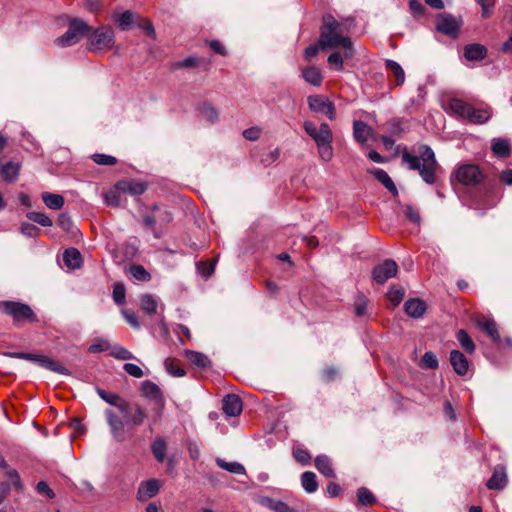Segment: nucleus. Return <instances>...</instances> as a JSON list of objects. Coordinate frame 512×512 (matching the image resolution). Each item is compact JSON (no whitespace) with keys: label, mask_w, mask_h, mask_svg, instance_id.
Listing matches in <instances>:
<instances>
[{"label":"nucleus","mask_w":512,"mask_h":512,"mask_svg":"<svg viewBox=\"0 0 512 512\" xmlns=\"http://www.w3.org/2000/svg\"><path fill=\"white\" fill-rule=\"evenodd\" d=\"M301 484L307 493H314L317 491L318 484L316 475L313 472L306 471L301 475Z\"/></svg>","instance_id":"obj_36"},{"label":"nucleus","mask_w":512,"mask_h":512,"mask_svg":"<svg viewBox=\"0 0 512 512\" xmlns=\"http://www.w3.org/2000/svg\"><path fill=\"white\" fill-rule=\"evenodd\" d=\"M161 482L158 479L152 478L140 483L137 491V500L145 502L153 498L159 493Z\"/></svg>","instance_id":"obj_13"},{"label":"nucleus","mask_w":512,"mask_h":512,"mask_svg":"<svg viewBox=\"0 0 512 512\" xmlns=\"http://www.w3.org/2000/svg\"><path fill=\"white\" fill-rule=\"evenodd\" d=\"M385 67L387 70L391 71L396 79L397 85H402L405 81V73L402 67L394 60H386Z\"/></svg>","instance_id":"obj_38"},{"label":"nucleus","mask_w":512,"mask_h":512,"mask_svg":"<svg viewBox=\"0 0 512 512\" xmlns=\"http://www.w3.org/2000/svg\"><path fill=\"white\" fill-rule=\"evenodd\" d=\"M0 311L13 320V324L21 327L26 323L38 322V318L32 308L18 301H0Z\"/></svg>","instance_id":"obj_5"},{"label":"nucleus","mask_w":512,"mask_h":512,"mask_svg":"<svg viewBox=\"0 0 512 512\" xmlns=\"http://www.w3.org/2000/svg\"><path fill=\"white\" fill-rule=\"evenodd\" d=\"M42 200L48 208L53 210L62 208L65 202L62 195L49 192L42 193Z\"/></svg>","instance_id":"obj_34"},{"label":"nucleus","mask_w":512,"mask_h":512,"mask_svg":"<svg viewBox=\"0 0 512 512\" xmlns=\"http://www.w3.org/2000/svg\"><path fill=\"white\" fill-rule=\"evenodd\" d=\"M63 262L69 269H77L82 264L81 253L76 248L66 249L63 253Z\"/></svg>","instance_id":"obj_28"},{"label":"nucleus","mask_w":512,"mask_h":512,"mask_svg":"<svg viewBox=\"0 0 512 512\" xmlns=\"http://www.w3.org/2000/svg\"><path fill=\"white\" fill-rule=\"evenodd\" d=\"M420 366L424 369H436L438 367L436 355L431 351L425 352L421 359Z\"/></svg>","instance_id":"obj_45"},{"label":"nucleus","mask_w":512,"mask_h":512,"mask_svg":"<svg viewBox=\"0 0 512 512\" xmlns=\"http://www.w3.org/2000/svg\"><path fill=\"white\" fill-rule=\"evenodd\" d=\"M197 270L205 278H208L209 276L212 275V273L214 271V264L213 263H207V262H198L197 263Z\"/></svg>","instance_id":"obj_59"},{"label":"nucleus","mask_w":512,"mask_h":512,"mask_svg":"<svg viewBox=\"0 0 512 512\" xmlns=\"http://www.w3.org/2000/svg\"><path fill=\"white\" fill-rule=\"evenodd\" d=\"M398 265L392 259H386L372 269V279L376 285H383L388 279L397 275Z\"/></svg>","instance_id":"obj_12"},{"label":"nucleus","mask_w":512,"mask_h":512,"mask_svg":"<svg viewBox=\"0 0 512 512\" xmlns=\"http://www.w3.org/2000/svg\"><path fill=\"white\" fill-rule=\"evenodd\" d=\"M27 218L30 221H33L43 227L52 226V220L46 214L41 213V212H35V211L29 212L27 214Z\"/></svg>","instance_id":"obj_43"},{"label":"nucleus","mask_w":512,"mask_h":512,"mask_svg":"<svg viewBox=\"0 0 512 512\" xmlns=\"http://www.w3.org/2000/svg\"><path fill=\"white\" fill-rule=\"evenodd\" d=\"M216 464L220 468H222L232 474H237V475H245L246 474L245 467L239 462H227L224 459L217 458Z\"/></svg>","instance_id":"obj_35"},{"label":"nucleus","mask_w":512,"mask_h":512,"mask_svg":"<svg viewBox=\"0 0 512 512\" xmlns=\"http://www.w3.org/2000/svg\"><path fill=\"white\" fill-rule=\"evenodd\" d=\"M20 230L23 235L31 238L37 237L40 232V229L31 223H23Z\"/></svg>","instance_id":"obj_55"},{"label":"nucleus","mask_w":512,"mask_h":512,"mask_svg":"<svg viewBox=\"0 0 512 512\" xmlns=\"http://www.w3.org/2000/svg\"><path fill=\"white\" fill-rule=\"evenodd\" d=\"M293 454H294L296 461L301 464H307L311 458L308 451L303 450V449H297L294 451Z\"/></svg>","instance_id":"obj_61"},{"label":"nucleus","mask_w":512,"mask_h":512,"mask_svg":"<svg viewBox=\"0 0 512 512\" xmlns=\"http://www.w3.org/2000/svg\"><path fill=\"white\" fill-rule=\"evenodd\" d=\"M353 134L354 138L359 143H365L367 142L368 138L372 134V128L369 127L365 122L363 121H355L353 124Z\"/></svg>","instance_id":"obj_29"},{"label":"nucleus","mask_w":512,"mask_h":512,"mask_svg":"<svg viewBox=\"0 0 512 512\" xmlns=\"http://www.w3.org/2000/svg\"><path fill=\"white\" fill-rule=\"evenodd\" d=\"M368 173L373 175L379 182H381L385 188L393 195L398 194L396 185L385 170L381 168H372L368 170Z\"/></svg>","instance_id":"obj_24"},{"label":"nucleus","mask_w":512,"mask_h":512,"mask_svg":"<svg viewBox=\"0 0 512 512\" xmlns=\"http://www.w3.org/2000/svg\"><path fill=\"white\" fill-rule=\"evenodd\" d=\"M6 471V476L11 480L13 486L20 490L22 488V483L19 477L18 472L15 469H12L8 466V469H4Z\"/></svg>","instance_id":"obj_57"},{"label":"nucleus","mask_w":512,"mask_h":512,"mask_svg":"<svg viewBox=\"0 0 512 512\" xmlns=\"http://www.w3.org/2000/svg\"><path fill=\"white\" fill-rule=\"evenodd\" d=\"M456 338L459 342V344L461 345V347L467 352V353H473L475 351V344L473 342V340L471 339V337L468 335V333L463 330V329H460L457 334H456Z\"/></svg>","instance_id":"obj_40"},{"label":"nucleus","mask_w":512,"mask_h":512,"mask_svg":"<svg viewBox=\"0 0 512 512\" xmlns=\"http://www.w3.org/2000/svg\"><path fill=\"white\" fill-rule=\"evenodd\" d=\"M122 316L126 320V322L133 328L138 329L140 327V322L136 313L129 309H123L121 311Z\"/></svg>","instance_id":"obj_50"},{"label":"nucleus","mask_w":512,"mask_h":512,"mask_svg":"<svg viewBox=\"0 0 512 512\" xmlns=\"http://www.w3.org/2000/svg\"><path fill=\"white\" fill-rule=\"evenodd\" d=\"M110 355L118 360H131L135 358L128 349L120 345L113 346Z\"/></svg>","instance_id":"obj_44"},{"label":"nucleus","mask_w":512,"mask_h":512,"mask_svg":"<svg viewBox=\"0 0 512 512\" xmlns=\"http://www.w3.org/2000/svg\"><path fill=\"white\" fill-rule=\"evenodd\" d=\"M508 478L506 468L503 465H497L494 468L491 478L487 481V488L491 490H503L507 486Z\"/></svg>","instance_id":"obj_16"},{"label":"nucleus","mask_w":512,"mask_h":512,"mask_svg":"<svg viewBox=\"0 0 512 512\" xmlns=\"http://www.w3.org/2000/svg\"><path fill=\"white\" fill-rule=\"evenodd\" d=\"M464 56L468 61L483 60L487 56V49L478 43L468 44L464 47Z\"/></svg>","instance_id":"obj_25"},{"label":"nucleus","mask_w":512,"mask_h":512,"mask_svg":"<svg viewBox=\"0 0 512 512\" xmlns=\"http://www.w3.org/2000/svg\"><path fill=\"white\" fill-rule=\"evenodd\" d=\"M357 497L361 504L363 505H371L376 502V498L372 494L370 490L365 487L359 488L357 491Z\"/></svg>","instance_id":"obj_46"},{"label":"nucleus","mask_w":512,"mask_h":512,"mask_svg":"<svg viewBox=\"0 0 512 512\" xmlns=\"http://www.w3.org/2000/svg\"><path fill=\"white\" fill-rule=\"evenodd\" d=\"M305 132L315 141L319 157L328 162L333 158L332 131L327 123H322L319 128L310 121L303 124Z\"/></svg>","instance_id":"obj_4"},{"label":"nucleus","mask_w":512,"mask_h":512,"mask_svg":"<svg viewBox=\"0 0 512 512\" xmlns=\"http://www.w3.org/2000/svg\"><path fill=\"white\" fill-rule=\"evenodd\" d=\"M454 178L464 186L474 187L485 179V175L476 164H462L453 172L452 182Z\"/></svg>","instance_id":"obj_7"},{"label":"nucleus","mask_w":512,"mask_h":512,"mask_svg":"<svg viewBox=\"0 0 512 512\" xmlns=\"http://www.w3.org/2000/svg\"><path fill=\"white\" fill-rule=\"evenodd\" d=\"M367 298L358 293L354 301V311L357 316L362 317L366 314Z\"/></svg>","instance_id":"obj_48"},{"label":"nucleus","mask_w":512,"mask_h":512,"mask_svg":"<svg viewBox=\"0 0 512 512\" xmlns=\"http://www.w3.org/2000/svg\"><path fill=\"white\" fill-rule=\"evenodd\" d=\"M114 44V32L110 27H99L89 37V50H103Z\"/></svg>","instance_id":"obj_10"},{"label":"nucleus","mask_w":512,"mask_h":512,"mask_svg":"<svg viewBox=\"0 0 512 512\" xmlns=\"http://www.w3.org/2000/svg\"><path fill=\"white\" fill-rule=\"evenodd\" d=\"M302 77L307 83L313 86H320L323 80L320 70L315 66L305 68L302 71Z\"/></svg>","instance_id":"obj_32"},{"label":"nucleus","mask_w":512,"mask_h":512,"mask_svg":"<svg viewBox=\"0 0 512 512\" xmlns=\"http://www.w3.org/2000/svg\"><path fill=\"white\" fill-rule=\"evenodd\" d=\"M492 152L499 158H506L511 154V144L508 139L494 138L491 144Z\"/></svg>","instance_id":"obj_27"},{"label":"nucleus","mask_w":512,"mask_h":512,"mask_svg":"<svg viewBox=\"0 0 512 512\" xmlns=\"http://www.w3.org/2000/svg\"><path fill=\"white\" fill-rule=\"evenodd\" d=\"M328 62L336 66V69L343 70V56L339 52H334L328 56Z\"/></svg>","instance_id":"obj_60"},{"label":"nucleus","mask_w":512,"mask_h":512,"mask_svg":"<svg viewBox=\"0 0 512 512\" xmlns=\"http://www.w3.org/2000/svg\"><path fill=\"white\" fill-rule=\"evenodd\" d=\"M401 161L408 170L417 171L426 184L434 185L437 183L441 167L430 146L421 145L419 147V155H413L409 151L404 150L401 154Z\"/></svg>","instance_id":"obj_1"},{"label":"nucleus","mask_w":512,"mask_h":512,"mask_svg":"<svg viewBox=\"0 0 512 512\" xmlns=\"http://www.w3.org/2000/svg\"><path fill=\"white\" fill-rule=\"evenodd\" d=\"M388 301L391 302L392 306H397L404 298V290H388L386 293Z\"/></svg>","instance_id":"obj_54"},{"label":"nucleus","mask_w":512,"mask_h":512,"mask_svg":"<svg viewBox=\"0 0 512 512\" xmlns=\"http://www.w3.org/2000/svg\"><path fill=\"white\" fill-rule=\"evenodd\" d=\"M97 394L106 403L116 406L122 415H126V413H128L130 402L121 399V397L118 394L106 392L105 390H102L100 388L97 389Z\"/></svg>","instance_id":"obj_15"},{"label":"nucleus","mask_w":512,"mask_h":512,"mask_svg":"<svg viewBox=\"0 0 512 512\" xmlns=\"http://www.w3.org/2000/svg\"><path fill=\"white\" fill-rule=\"evenodd\" d=\"M165 368L166 371L172 376L182 377L185 375V370L180 367H177L176 363L170 359L165 360Z\"/></svg>","instance_id":"obj_52"},{"label":"nucleus","mask_w":512,"mask_h":512,"mask_svg":"<svg viewBox=\"0 0 512 512\" xmlns=\"http://www.w3.org/2000/svg\"><path fill=\"white\" fill-rule=\"evenodd\" d=\"M93 160L98 165L112 166L117 163V159L114 156L106 154H94Z\"/></svg>","instance_id":"obj_49"},{"label":"nucleus","mask_w":512,"mask_h":512,"mask_svg":"<svg viewBox=\"0 0 512 512\" xmlns=\"http://www.w3.org/2000/svg\"><path fill=\"white\" fill-rule=\"evenodd\" d=\"M491 118L490 108H474L472 105L469 110L467 119L473 124H484Z\"/></svg>","instance_id":"obj_26"},{"label":"nucleus","mask_w":512,"mask_h":512,"mask_svg":"<svg viewBox=\"0 0 512 512\" xmlns=\"http://www.w3.org/2000/svg\"><path fill=\"white\" fill-rule=\"evenodd\" d=\"M343 33L344 28L340 22L330 14L324 15L319 38L321 49L325 50L341 46L344 48V57L347 59L352 58L354 55L352 41L349 37L344 36Z\"/></svg>","instance_id":"obj_2"},{"label":"nucleus","mask_w":512,"mask_h":512,"mask_svg":"<svg viewBox=\"0 0 512 512\" xmlns=\"http://www.w3.org/2000/svg\"><path fill=\"white\" fill-rule=\"evenodd\" d=\"M57 224L63 231L72 232L73 221L67 213H62L59 215Z\"/></svg>","instance_id":"obj_51"},{"label":"nucleus","mask_w":512,"mask_h":512,"mask_svg":"<svg viewBox=\"0 0 512 512\" xmlns=\"http://www.w3.org/2000/svg\"><path fill=\"white\" fill-rule=\"evenodd\" d=\"M20 164L16 162H8L1 168V175L7 182H14L18 179L20 173Z\"/></svg>","instance_id":"obj_31"},{"label":"nucleus","mask_w":512,"mask_h":512,"mask_svg":"<svg viewBox=\"0 0 512 512\" xmlns=\"http://www.w3.org/2000/svg\"><path fill=\"white\" fill-rule=\"evenodd\" d=\"M475 323L479 329L485 332L493 342H500V334L498 331V326L494 319L490 317H486L484 315L477 316L475 319Z\"/></svg>","instance_id":"obj_14"},{"label":"nucleus","mask_w":512,"mask_h":512,"mask_svg":"<svg viewBox=\"0 0 512 512\" xmlns=\"http://www.w3.org/2000/svg\"><path fill=\"white\" fill-rule=\"evenodd\" d=\"M151 450L158 462H163L166 455V443L162 438H157L151 445Z\"/></svg>","instance_id":"obj_41"},{"label":"nucleus","mask_w":512,"mask_h":512,"mask_svg":"<svg viewBox=\"0 0 512 512\" xmlns=\"http://www.w3.org/2000/svg\"><path fill=\"white\" fill-rule=\"evenodd\" d=\"M110 348V344L106 339H98L95 343L91 344L88 348L90 353H98L107 351Z\"/></svg>","instance_id":"obj_53"},{"label":"nucleus","mask_w":512,"mask_h":512,"mask_svg":"<svg viewBox=\"0 0 512 512\" xmlns=\"http://www.w3.org/2000/svg\"><path fill=\"white\" fill-rule=\"evenodd\" d=\"M470 107L471 104L458 98H453L448 103L449 112L461 119H467Z\"/></svg>","instance_id":"obj_23"},{"label":"nucleus","mask_w":512,"mask_h":512,"mask_svg":"<svg viewBox=\"0 0 512 512\" xmlns=\"http://www.w3.org/2000/svg\"><path fill=\"white\" fill-rule=\"evenodd\" d=\"M34 363H36L38 366L43 367L47 370L62 374V375H69L68 369H66L64 366L59 364L58 362L54 361L53 359L44 356V355H36Z\"/></svg>","instance_id":"obj_21"},{"label":"nucleus","mask_w":512,"mask_h":512,"mask_svg":"<svg viewBox=\"0 0 512 512\" xmlns=\"http://www.w3.org/2000/svg\"><path fill=\"white\" fill-rule=\"evenodd\" d=\"M404 214L407 219H409L411 222L415 224H419L421 221L419 212L411 205L405 206Z\"/></svg>","instance_id":"obj_58"},{"label":"nucleus","mask_w":512,"mask_h":512,"mask_svg":"<svg viewBox=\"0 0 512 512\" xmlns=\"http://www.w3.org/2000/svg\"><path fill=\"white\" fill-rule=\"evenodd\" d=\"M123 369L126 373L135 378H141L144 375L143 370L133 363H125Z\"/></svg>","instance_id":"obj_56"},{"label":"nucleus","mask_w":512,"mask_h":512,"mask_svg":"<svg viewBox=\"0 0 512 512\" xmlns=\"http://www.w3.org/2000/svg\"><path fill=\"white\" fill-rule=\"evenodd\" d=\"M140 392L143 398L154 404V420L160 418L165 408V397L160 387L150 380H145L141 383Z\"/></svg>","instance_id":"obj_9"},{"label":"nucleus","mask_w":512,"mask_h":512,"mask_svg":"<svg viewBox=\"0 0 512 512\" xmlns=\"http://www.w3.org/2000/svg\"><path fill=\"white\" fill-rule=\"evenodd\" d=\"M307 101L310 110L316 113H322L326 105L330 102L326 97L321 95L309 96Z\"/></svg>","instance_id":"obj_37"},{"label":"nucleus","mask_w":512,"mask_h":512,"mask_svg":"<svg viewBox=\"0 0 512 512\" xmlns=\"http://www.w3.org/2000/svg\"><path fill=\"white\" fill-rule=\"evenodd\" d=\"M140 307L143 312L148 315L158 313V310H163L164 306L160 303V299L152 294H143L140 297Z\"/></svg>","instance_id":"obj_20"},{"label":"nucleus","mask_w":512,"mask_h":512,"mask_svg":"<svg viewBox=\"0 0 512 512\" xmlns=\"http://www.w3.org/2000/svg\"><path fill=\"white\" fill-rule=\"evenodd\" d=\"M185 355L187 359L196 367L206 368L211 364L209 358L201 352L186 350Z\"/></svg>","instance_id":"obj_33"},{"label":"nucleus","mask_w":512,"mask_h":512,"mask_svg":"<svg viewBox=\"0 0 512 512\" xmlns=\"http://www.w3.org/2000/svg\"><path fill=\"white\" fill-rule=\"evenodd\" d=\"M173 220L172 213L160 206L154 204L150 208V213L143 216V224L146 228L153 232L155 238H160V233L156 228L158 223L160 226H165Z\"/></svg>","instance_id":"obj_8"},{"label":"nucleus","mask_w":512,"mask_h":512,"mask_svg":"<svg viewBox=\"0 0 512 512\" xmlns=\"http://www.w3.org/2000/svg\"><path fill=\"white\" fill-rule=\"evenodd\" d=\"M130 275L140 281H146L150 279V274L141 265H132L129 269Z\"/></svg>","instance_id":"obj_47"},{"label":"nucleus","mask_w":512,"mask_h":512,"mask_svg":"<svg viewBox=\"0 0 512 512\" xmlns=\"http://www.w3.org/2000/svg\"><path fill=\"white\" fill-rule=\"evenodd\" d=\"M498 177L501 183L505 185H512V169H504L499 173Z\"/></svg>","instance_id":"obj_64"},{"label":"nucleus","mask_w":512,"mask_h":512,"mask_svg":"<svg viewBox=\"0 0 512 512\" xmlns=\"http://www.w3.org/2000/svg\"><path fill=\"white\" fill-rule=\"evenodd\" d=\"M36 490L39 494L46 495L48 498L54 497L53 491L49 488L47 483L44 481L38 482V484L36 486Z\"/></svg>","instance_id":"obj_62"},{"label":"nucleus","mask_w":512,"mask_h":512,"mask_svg":"<svg viewBox=\"0 0 512 512\" xmlns=\"http://www.w3.org/2000/svg\"><path fill=\"white\" fill-rule=\"evenodd\" d=\"M115 188L124 194L138 196L145 192V184L134 180H122L116 183Z\"/></svg>","instance_id":"obj_19"},{"label":"nucleus","mask_w":512,"mask_h":512,"mask_svg":"<svg viewBox=\"0 0 512 512\" xmlns=\"http://www.w3.org/2000/svg\"><path fill=\"white\" fill-rule=\"evenodd\" d=\"M462 25V18L456 17L449 13L438 15L436 20V28L444 35L456 38Z\"/></svg>","instance_id":"obj_11"},{"label":"nucleus","mask_w":512,"mask_h":512,"mask_svg":"<svg viewBox=\"0 0 512 512\" xmlns=\"http://www.w3.org/2000/svg\"><path fill=\"white\" fill-rule=\"evenodd\" d=\"M91 27L82 19L74 18L69 22L67 31L55 39L59 47H69L77 44L89 31Z\"/></svg>","instance_id":"obj_6"},{"label":"nucleus","mask_w":512,"mask_h":512,"mask_svg":"<svg viewBox=\"0 0 512 512\" xmlns=\"http://www.w3.org/2000/svg\"><path fill=\"white\" fill-rule=\"evenodd\" d=\"M262 504L275 512H292V509L282 501H276L271 498H264Z\"/></svg>","instance_id":"obj_42"},{"label":"nucleus","mask_w":512,"mask_h":512,"mask_svg":"<svg viewBox=\"0 0 512 512\" xmlns=\"http://www.w3.org/2000/svg\"><path fill=\"white\" fill-rule=\"evenodd\" d=\"M339 374V371L335 367H326L322 371V378L325 381H332Z\"/></svg>","instance_id":"obj_63"},{"label":"nucleus","mask_w":512,"mask_h":512,"mask_svg":"<svg viewBox=\"0 0 512 512\" xmlns=\"http://www.w3.org/2000/svg\"><path fill=\"white\" fill-rule=\"evenodd\" d=\"M449 360L453 370L457 375L464 376L467 374L469 369V361L462 352L459 350H452L450 352Z\"/></svg>","instance_id":"obj_18"},{"label":"nucleus","mask_w":512,"mask_h":512,"mask_svg":"<svg viewBox=\"0 0 512 512\" xmlns=\"http://www.w3.org/2000/svg\"><path fill=\"white\" fill-rule=\"evenodd\" d=\"M315 467L327 478H334L335 473L331 465V460L326 455H319L315 458Z\"/></svg>","instance_id":"obj_30"},{"label":"nucleus","mask_w":512,"mask_h":512,"mask_svg":"<svg viewBox=\"0 0 512 512\" xmlns=\"http://www.w3.org/2000/svg\"><path fill=\"white\" fill-rule=\"evenodd\" d=\"M404 309L407 315L412 318H421L426 311V304L423 300L414 298L405 302Z\"/></svg>","instance_id":"obj_22"},{"label":"nucleus","mask_w":512,"mask_h":512,"mask_svg":"<svg viewBox=\"0 0 512 512\" xmlns=\"http://www.w3.org/2000/svg\"><path fill=\"white\" fill-rule=\"evenodd\" d=\"M146 416L147 414L145 409L138 403H130L128 413H126V415H123L124 420H122L113 410H105V417L107 424L110 428L111 435L118 442H122L125 440V424L131 426H139L144 422Z\"/></svg>","instance_id":"obj_3"},{"label":"nucleus","mask_w":512,"mask_h":512,"mask_svg":"<svg viewBox=\"0 0 512 512\" xmlns=\"http://www.w3.org/2000/svg\"><path fill=\"white\" fill-rule=\"evenodd\" d=\"M222 410L229 417H235L242 412V401L235 394H228L223 398Z\"/></svg>","instance_id":"obj_17"},{"label":"nucleus","mask_w":512,"mask_h":512,"mask_svg":"<svg viewBox=\"0 0 512 512\" xmlns=\"http://www.w3.org/2000/svg\"><path fill=\"white\" fill-rule=\"evenodd\" d=\"M136 17L137 15L134 12L127 10L121 14L116 15L115 21L122 30H128Z\"/></svg>","instance_id":"obj_39"}]
</instances>
